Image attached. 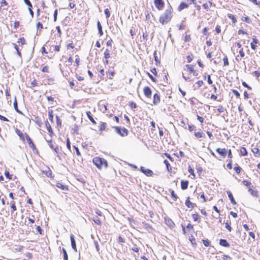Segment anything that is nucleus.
<instances>
[{
    "label": "nucleus",
    "mask_w": 260,
    "mask_h": 260,
    "mask_svg": "<svg viewBox=\"0 0 260 260\" xmlns=\"http://www.w3.org/2000/svg\"><path fill=\"white\" fill-rule=\"evenodd\" d=\"M172 18V8L170 6L160 16L159 21L163 25L169 22Z\"/></svg>",
    "instance_id": "nucleus-1"
},
{
    "label": "nucleus",
    "mask_w": 260,
    "mask_h": 260,
    "mask_svg": "<svg viewBox=\"0 0 260 260\" xmlns=\"http://www.w3.org/2000/svg\"><path fill=\"white\" fill-rule=\"evenodd\" d=\"M93 163L99 169H101L102 167L105 168L108 167L107 161L103 158L99 157H95L92 160Z\"/></svg>",
    "instance_id": "nucleus-2"
},
{
    "label": "nucleus",
    "mask_w": 260,
    "mask_h": 260,
    "mask_svg": "<svg viewBox=\"0 0 260 260\" xmlns=\"http://www.w3.org/2000/svg\"><path fill=\"white\" fill-rule=\"evenodd\" d=\"M117 134L121 137H125L128 135V130L124 127H121L119 126H113Z\"/></svg>",
    "instance_id": "nucleus-3"
},
{
    "label": "nucleus",
    "mask_w": 260,
    "mask_h": 260,
    "mask_svg": "<svg viewBox=\"0 0 260 260\" xmlns=\"http://www.w3.org/2000/svg\"><path fill=\"white\" fill-rule=\"evenodd\" d=\"M11 205V216L12 218L14 219V220L16 219V216H17V212H15V211L17 210L16 206L15 205V202L12 201L10 203Z\"/></svg>",
    "instance_id": "nucleus-4"
},
{
    "label": "nucleus",
    "mask_w": 260,
    "mask_h": 260,
    "mask_svg": "<svg viewBox=\"0 0 260 260\" xmlns=\"http://www.w3.org/2000/svg\"><path fill=\"white\" fill-rule=\"evenodd\" d=\"M140 171L141 172H142L143 173H144L145 175L148 177L152 176V175H153V172L152 170L149 169H145L143 167H140Z\"/></svg>",
    "instance_id": "nucleus-5"
},
{
    "label": "nucleus",
    "mask_w": 260,
    "mask_h": 260,
    "mask_svg": "<svg viewBox=\"0 0 260 260\" xmlns=\"http://www.w3.org/2000/svg\"><path fill=\"white\" fill-rule=\"evenodd\" d=\"M154 3L156 8L158 10H161L164 7V2L162 0H154Z\"/></svg>",
    "instance_id": "nucleus-6"
},
{
    "label": "nucleus",
    "mask_w": 260,
    "mask_h": 260,
    "mask_svg": "<svg viewBox=\"0 0 260 260\" xmlns=\"http://www.w3.org/2000/svg\"><path fill=\"white\" fill-rule=\"evenodd\" d=\"M144 94L147 98H150L152 94V91L150 87L146 86L144 88Z\"/></svg>",
    "instance_id": "nucleus-7"
},
{
    "label": "nucleus",
    "mask_w": 260,
    "mask_h": 260,
    "mask_svg": "<svg viewBox=\"0 0 260 260\" xmlns=\"http://www.w3.org/2000/svg\"><path fill=\"white\" fill-rule=\"evenodd\" d=\"M71 242V246L73 249L76 251H77L76 248V241L75 240V237L73 234H71L70 236Z\"/></svg>",
    "instance_id": "nucleus-8"
},
{
    "label": "nucleus",
    "mask_w": 260,
    "mask_h": 260,
    "mask_svg": "<svg viewBox=\"0 0 260 260\" xmlns=\"http://www.w3.org/2000/svg\"><path fill=\"white\" fill-rule=\"evenodd\" d=\"M216 151L222 155L223 157H225L226 155V151L225 148L221 149L218 148L216 149Z\"/></svg>",
    "instance_id": "nucleus-9"
},
{
    "label": "nucleus",
    "mask_w": 260,
    "mask_h": 260,
    "mask_svg": "<svg viewBox=\"0 0 260 260\" xmlns=\"http://www.w3.org/2000/svg\"><path fill=\"white\" fill-rule=\"evenodd\" d=\"M160 102V97L157 93L153 95V103L154 105H157Z\"/></svg>",
    "instance_id": "nucleus-10"
},
{
    "label": "nucleus",
    "mask_w": 260,
    "mask_h": 260,
    "mask_svg": "<svg viewBox=\"0 0 260 260\" xmlns=\"http://www.w3.org/2000/svg\"><path fill=\"white\" fill-rule=\"evenodd\" d=\"M185 205L189 208H193L194 206H196V204L191 202L189 201V198L188 197L185 201Z\"/></svg>",
    "instance_id": "nucleus-11"
},
{
    "label": "nucleus",
    "mask_w": 260,
    "mask_h": 260,
    "mask_svg": "<svg viewBox=\"0 0 260 260\" xmlns=\"http://www.w3.org/2000/svg\"><path fill=\"white\" fill-rule=\"evenodd\" d=\"M258 40L256 39V37L252 38V42L250 43L251 48L253 50H255L256 46L254 45L255 44H258Z\"/></svg>",
    "instance_id": "nucleus-12"
},
{
    "label": "nucleus",
    "mask_w": 260,
    "mask_h": 260,
    "mask_svg": "<svg viewBox=\"0 0 260 260\" xmlns=\"http://www.w3.org/2000/svg\"><path fill=\"white\" fill-rule=\"evenodd\" d=\"M226 192L232 204L233 205H236L237 203L235 201L232 192L230 191H227Z\"/></svg>",
    "instance_id": "nucleus-13"
},
{
    "label": "nucleus",
    "mask_w": 260,
    "mask_h": 260,
    "mask_svg": "<svg viewBox=\"0 0 260 260\" xmlns=\"http://www.w3.org/2000/svg\"><path fill=\"white\" fill-rule=\"evenodd\" d=\"M188 7V4H187L185 3L182 2V3H181V4L178 6V10L179 11H181L183 9L187 8Z\"/></svg>",
    "instance_id": "nucleus-14"
},
{
    "label": "nucleus",
    "mask_w": 260,
    "mask_h": 260,
    "mask_svg": "<svg viewBox=\"0 0 260 260\" xmlns=\"http://www.w3.org/2000/svg\"><path fill=\"white\" fill-rule=\"evenodd\" d=\"M188 181L182 180L181 182V187L183 190L186 189L188 187Z\"/></svg>",
    "instance_id": "nucleus-15"
},
{
    "label": "nucleus",
    "mask_w": 260,
    "mask_h": 260,
    "mask_svg": "<svg viewBox=\"0 0 260 260\" xmlns=\"http://www.w3.org/2000/svg\"><path fill=\"white\" fill-rule=\"evenodd\" d=\"M219 244L225 247H229L230 246L229 243L225 239H220L219 241Z\"/></svg>",
    "instance_id": "nucleus-16"
},
{
    "label": "nucleus",
    "mask_w": 260,
    "mask_h": 260,
    "mask_svg": "<svg viewBox=\"0 0 260 260\" xmlns=\"http://www.w3.org/2000/svg\"><path fill=\"white\" fill-rule=\"evenodd\" d=\"M166 223L169 226L170 228H173L175 226V224L173 221L170 218L165 219Z\"/></svg>",
    "instance_id": "nucleus-17"
},
{
    "label": "nucleus",
    "mask_w": 260,
    "mask_h": 260,
    "mask_svg": "<svg viewBox=\"0 0 260 260\" xmlns=\"http://www.w3.org/2000/svg\"><path fill=\"white\" fill-rule=\"evenodd\" d=\"M56 186L57 187H58V188H59L61 189H62V190H68V188L67 187V186H66V185H63V184H62V183H61L57 182V183H56Z\"/></svg>",
    "instance_id": "nucleus-18"
},
{
    "label": "nucleus",
    "mask_w": 260,
    "mask_h": 260,
    "mask_svg": "<svg viewBox=\"0 0 260 260\" xmlns=\"http://www.w3.org/2000/svg\"><path fill=\"white\" fill-rule=\"evenodd\" d=\"M12 45L14 47V48L16 49L17 55L21 58V53L19 49L18 45L15 43H12Z\"/></svg>",
    "instance_id": "nucleus-19"
},
{
    "label": "nucleus",
    "mask_w": 260,
    "mask_h": 260,
    "mask_svg": "<svg viewBox=\"0 0 260 260\" xmlns=\"http://www.w3.org/2000/svg\"><path fill=\"white\" fill-rule=\"evenodd\" d=\"M45 124H46V127H47V129L48 131L50 133V135L51 136L52 135H53V132L52 131V129L51 127L50 124H49V123L48 122V121H46Z\"/></svg>",
    "instance_id": "nucleus-20"
},
{
    "label": "nucleus",
    "mask_w": 260,
    "mask_h": 260,
    "mask_svg": "<svg viewBox=\"0 0 260 260\" xmlns=\"http://www.w3.org/2000/svg\"><path fill=\"white\" fill-rule=\"evenodd\" d=\"M97 26L99 30V33L100 34V36H101L103 35V31L102 30V26L99 21H98L97 22Z\"/></svg>",
    "instance_id": "nucleus-21"
},
{
    "label": "nucleus",
    "mask_w": 260,
    "mask_h": 260,
    "mask_svg": "<svg viewBox=\"0 0 260 260\" xmlns=\"http://www.w3.org/2000/svg\"><path fill=\"white\" fill-rule=\"evenodd\" d=\"M15 132L22 141L24 140V134L19 129H16Z\"/></svg>",
    "instance_id": "nucleus-22"
},
{
    "label": "nucleus",
    "mask_w": 260,
    "mask_h": 260,
    "mask_svg": "<svg viewBox=\"0 0 260 260\" xmlns=\"http://www.w3.org/2000/svg\"><path fill=\"white\" fill-rule=\"evenodd\" d=\"M106 125L107 123L105 122H101L100 126V131H103L106 130ZM108 131V129H107Z\"/></svg>",
    "instance_id": "nucleus-23"
},
{
    "label": "nucleus",
    "mask_w": 260,
    "mask_h": 260,
    "mask_svg": "<svg viewBox=\"0 0 260 260\" xmlns=\"http://www.w3.org/2000/svg\"><path fill=\"white\" fill-rule=\"evenodd\" d=\"M86 114H87V116L88 117V118H89V119L91 121V122L93 123V124H95L96 123V122L95 121V120H94L93 118L92 117V116H91V113L90 111H88L86 112Z\"/></svg>",
    "instance_id": "nucleus-24"
},
{
    "label": "nucleus",
    "mask_w": 260,
    "mask_h": 260,
    "mask_svg": "<svg viewBox=\"0 0 260 260\" xmlns=\"http://www.w3.org/2000/svg\"><path fill=\"white\" fill-rule=\"evenodd\" d=\"M17 43H19V45L22 46L26 44L25 39L23 37L20 38L18 39Z\"/></svg>",
    "instance_id": "nucleus-25"
},
{
    "label": "nucleus",
    "mask_w": 260,
    "mask_h": 260,
    "mask_svg": "<svg viewBox=\"0 0 260 260\" xmlns=\"http://www.w3.org/2000/svg\"><path fill=\"white\" fill-rule=\"evenodd\" d=\"M240 154L242 156H246L248 154L246 149L245 147H241L240 149Z\"/></svg>",
    "instance_id": "nucleus-26"
},
{
    "label": "nucleus",
    "mask_w": 260,
    "mask_h": 260,
    "mask_svg": "<svg viewBox=\"0 0 260 260\" xmlns=\"http://www.w3.org/2000/svg\"><path fill=\"white\" fill-rule=\"evenodd\" d=\"M248 191L250 193V194L254 197L258 196V192L257 190H254L251 188H249L248 189Z\"/></svg>",
    "instance_id": "nucleus-27"
},
{
    "label": "nucleus",
    "mask_w": 260,
    "mask_h": 260,
    "mask_svg": "<svg viewBox=\"0 0 260 260\" xmlns=\"http://www.w3.org/2000/svg\"><path fill=\"white\" fill-rule=\"evenodd\" d=\"M13 105H14V107L15 110L18 113L22 114V112L18 108L17 102V100H16V98H15V101L14 102Z\"/></svg>",
    "instance_id": "nucleus-28"
},
{
    "label": "nucleus",
    "mask_w": 260,
    "mask_h": 260,
    "mask_svg": "<svg viewBox=\"0 0 260 260\" xmlns=\"http://www.w3.org/2000/svg\"><path fill=\"white\" fill-rule=\"evenodd\" d=\"M27 6H28V9L29 13H30L31 17L32 18V17H34V12H33V11L32 10V5L31 4H30L29 5H28Z\"/></svg>",
    "instance_id": "nucleus-29"
},
{
    "label": "nucleus",
    "mask_w": 260,
    "mask_h": 260,
    "mask_svg": "<svg viewBox=\"0 0 260 260\" xmlns=\"http://www.w3.org/2000/svg\"><path fill=\"white\" fill-rule=\"evenodd\" d=\"M204 134L202 132H196L194 136L197 138H201L204 136Z\"/></svg>",
    "instance_id": "nucleus-30"
},
{
    "label": "nucleus",
    "mask_w": 260,
    "mask_h": 260,
    "mask_svg": "<svg viewBox=\"0 0 260 260\" xmlns=\"http://www.w3.org/2000/svg\"><path fill=\"white\" fill-rule=\"evenodd\" d=\"M104 57L105 59H109L110 57V54L109 51L108 49H106L104 52Z\"/></svg>",
    "instance_id": "nucleus-31"
},
{
    "label": "nucleus",
    "mask_w": 260,
    "mask_h": 260,
    "mask_svg": "<svg viewBox=\"0 0 260 260\" xmlns=\"http://www.w3.org/2000/svg\"><path fill=\"white\" fill-rule=\"evenodd\" d=\"M62 250L64 260H68V255L66 250L64 248H62Z\"/></svg>",
    "instance_id": "nucleus-32"
},
{
    "label": "nucleus",
    "mask_w": 260,
    "mask_h": 260,
    "mask_svg": "<svg viewBox=\"0 0 260 260\" xmlns=\"http://www.w3.org/2000/svg\"><path fill=\"white\" fill-rule=\"evenodd\" d=\"M228 16L230 19H231L232 20V22L233 23H235L237 22V20L233 15H232L231 14H228Z\"/></svg>",
    "instance_id": "nucleus-33"
},
{
    "label": "nucleus",
    "mask_w": 260,
    "mask_h": 260,
    "mask_svg": "<svg viewBox=\"0 0 260 260\" xmlns=\"http://www.w3.org/2000/svg\"><path fill=\"white\" fill-rule=\"evenodd\" d=\"M208 4H207V3H205L203 5V7L205 9H208L209 7H211L212 5V3L210 1H208Z\"/></svg>",
    "instance_id": "nucleus-34"
},
{
    "label": "nucleus",
    "mask_w": 260,
    "mask_h": 260,
    "mask_svg": "<svg viewBox=\"0 0 260 260\" xmlns=\"http://www.w3.org/2000/svg\"><path fill=\"white\" fill-rule=\"evenodd\" d=\"M185 68H186L188 70H189L190 73H192L193 71H194V70L192 67H191L190 65L186 64L185 66Z\"/></svg>",
    "instance_id": "nucleus-35"
},
{
    "label": "nucleus",
    "mask_w": 260,
    "mask_h": 260,
    "mask_svg": "<svg viewBox=\"0 0 260 260\" xmlns=\"http://www.w3.org/2000/svg\"><path fill=\"white\" fill-rule=\"evenodd\" d=\"M196 84L197 85V86L196 87V88H199L204 84V82L203 81L200 80L197 82Z\"/></svg>",
    "instance_id": "nucleus-36"
},
{
    "label": "nucleus",
    "mask_w": 260,
    "mask_h": 260,
    "mask_svg": "<svg viewBox=\"0 0 260 260\" xmlns=\"http://www.w3.org/2000/svg\"><path fill=\"white\" fill-rule=\"evenodd\" d=\"M252 152L254 154H257L258 155H259V149L256 147H254L252 149Z\"/></svg>",
    "instance_id": "nucleus-37"
},
{
    "label": "nucleus",
    "mask_w": 260,
    "mask_h": 260,
    "mask_svg": "<svg viewBox=\"0 0 260 260\" xmlns=\"http://www.w3.org/2000/svg\"><path fill=\"white\" fill-rule=\"evenodd\" d=\"M171 194L172 197L174 199V201H176L178 199L177 196L175 193V192L174 190H171Z\"/></svg>",
    "instance_id": "nucleus-38"
},
{
    "label": "nucleus",
    "mask_w": 260,
    "mask_h": 260,
    "mask_svg": "<svg viewBox=\"0 0 260 260\" xmlns=\"http://www.w3.org/2000/svg\"><path fill=\"white\" fill-rule=\"evenodd\" d=\"M25 137H26V140L27 141L28 145H31V143H33V142H32V140H31L30 138L28 136V135L26 133H25Z\"/></svg>",
    "instance_id": "nucleus-39"
},
{
    "label": "nucleus",
    "mask_w": 260,
    "mask_h": 260,
    "mask_svg": "<svg viewBox=\"0 0 260 260\" xmlns=\"http://www.w3.org/2000/svg\"><path fill=\"white\" fill-rule=\"evenodd\" d=\"M242 183L243 185L248 187H250L251 185V183L250 181L245 180L242 181Z\"/></svg>",
    "instance_id": "nucleus-40"
},
{
    "label": "nucleus",
    "mask_w": 260,
    "mask_h": 260,
    "mask_svg": "<svg viewBox=\"0 0 260 260\" xmlns=\"http://www.w3.org/2000/svg\"><path fill=\"white\" fill-rule=\"evenodd\" d=\"M193 58V56L192 54L187 56L186 59H187V62H188V63L190 62L192 60Z\"/></svg>",
    "instance_id": "nucleus-41"
},
{
    "label": "nucleus",
    "mask_w": 260,
    "mask_h": 260,
    "mask_svg": "<svg viewBox=\"0 0 260 260\" xmlns=\"http://www.w3.org/2000/svg\"><path fill=\"white\" fill-rule=\"evenodd\" d=\"M242 20L245 21L248 23H251V20L248 17H244L242 18Z\"/></svg>",
    "instance_id": "nucleus-42"
},
{
    "label": "nucleus",
    "mask_w": 260,
    "mask_h": 260,
    "mask_svg": "<svg viewBox=\"0 0 260 260\" xmlns=\"http://www.w3.org/2000/svg\"><path fill=\"white\" fill-rule=\"evenodd\" d=\"M154 60L156 62V63H159L160 61L159 60L157 55H156V50H155L153 53Z\"/></svg>",
    "instance_id": "nucleus-43"
},
{
    "label": "nucleus",
    "mask_w": 260,
    "mask_h": 260,
    "mask_svg": "<svg viewBox=\"0 0 260 260\" xmlns=\"http://www.w3.org/2000/svg\"><path fill=\"white\" fill-rule=\"evenodd\" d=\"M188 129L189 131H195L196 130V127L194 125H188Z\"/></svg>",
    "instance_id": "nucleus-44"
},
{
    "label": "nucleus",
    "mask_w": 260,
    "mask_h": 260,
    "mask_svg": "<svg viewBox=\"0 0 260 260\" xmlns=\"http://www.w3.org/2000/svg\"><path fill=\"white\" fill-rule=\"evenodd\" d=\"M5 175L8 179H11L12 175L10 174V172L8 171H5Z\"/></svg>",
    "instance_id": "nucleus-45"
},
{
    "label": "nucleus",
    "mask_w": 260,
    "mask_h": 260,
    "mask_svg": "<svg viewBox=\"0 0 260 260\" xmlns=\"http://www.w3.org/2000/svg\"><path fill=\"white\" fill-rule=\"evenodd\" d=\"M56 123L57 126H61V121L59 119V117L58 116H56Z\"/></svg>",
    "instance_id": "nucleus-46"
},
{
    "label": "nucleus",
    "mask_w": 260,
    "mask_h": 260,
    "mask_svg": "<svg viewBox=\"0 0 260 260\" xmlns=\"http://www.w3.org/2000/svg\"><path fill=\"white\" fill-rule=\"evenodd\" d=\"M105 14L106 15V17L107 18H108L110 16V12L108 9H106L104 11Z\"/></svg>",
    "instance_id": "nucleus-47"
},
{
    "label": "nucleus",
    "mask_w": 260,
    "mask_h": 260,
    "mask_svg": "<svg viewBox=\"0 0 260 260\" xmlns=\"http://www.w3.org/2000/svg\"><path fill=\"white\" fill-rule=\"evenodd\" d=\"M94 223L99 225L101 224V221L98 217H95L93 219Z\"/></svg>",
    "instance_id": "nucleus-48"
},
{
    "label": "nucleus",
    "mask_w": 260,
    "mask_h": 260,
    "mask_svg": "<svg viewBox=\"0 0 260 260\" xmlns=\"http://www.w3.org/2000/svg\"><path fill=\"white\" fill-rule=\"evenodd\" d=\"M223 64H224V66H228L229 65V61H228V57L226 56H225L224 58H223Z\"/></svg>",
    "instance_id": "nucleus-49"
},
{
    "label": "nucleus",
    "mask_w": 260,
    "mask_h": 260,
    "mask_svg": "<svg viewBox=\"0 0 260 260\" xmlns=\"http://www.w3.org/2000/svg\"><path fill=\"white\" fill-rule=\"evenodd\" d=\"M49 119L51 122H53V115L52 111H49Z\"/></svg>",
    "instance_id": "nucleus-50"
},
{
    "label": "nucleus",
    "mask_w": 260,
    "mask_h": 260,
    "mask_svg": "<svg viewBox=\"0 0 260 260\" xmlns=\"http://www.w3.org/2000/svg\"><path fill=\"white\" fill-rule=\"evenodd\" d=\"M234 169L237 174H239L241 172V168L239 166H236L234 167Z\"/></svg>",
    "instance_id": "nucleus-51"
},
{
    "label": "nucleus",
    "mask_w": 260,
    "mask_h": 260,
    "mask_svg": "<svg viewBox=\"0 0 260 260\" xmlns=\"http://www.w3.org/2000/svg\"><path fill=\"white\" fill-rule=\"evenodd\" d=\"M94 245H95V247L96 251L98 252H99V251H100V247H99V245L98 242L96 241H94Z\"/></svg>",
    "instance_id": "nucleus-52"
},
{
    "label": "nucleus",
    "mask_w": 260,
    "mask_h": 260,
    "mask_svg": "<svg viewBox=\"0 0 260 260\" xmlns=\"http://www.w3.org/2000/svg\"><path fill=\"white\" fill-rule=\"evenodd\" d=\"M73 147L76 150V154L79 156H81V154L78 148L77 147H76L75 146H74Z\"/></svg>",
    "instance_id": "nucleus-53"
},
{
    "label": "nucleus",
    "mask_w": 260,
    "mask_h": 260,
    "mask_svg": "<svg viewBox=\"0 0 260 260\" xmlns=\"http://www.w3.org/2000/svg\"><path fill=\"white\" fill-rule=\"evenodd\" d=\"M203 243L206 247H208L210 245V241L208 240H203Z\"/></svg>",
    "instance_id": "nucleus-54"
},
{
    "label": "nucleus",
    "mask_w": 260,
    "mask_h": 260,
    "mask_svg": "<svg viewBox=\"0 0 260 260\" xmlns=\"http://www.w3.org/2000/svg\"><path fill=\"white\" fill-rule=\"evenodd\" d=\"M188 172L191 174L192 175V176H193L194 177L195 176V174L194 173V170L193 169H192L190 166H189L188 167Z\"/></svg>",
    "instance_id": "nucleus-55"
},
{
    "label": "nucleus",
    "mask_w": 260,
    "mask_h": 260,
    "mask_svg": "<svg viewBox=\"0 0 260 260\" xmlns=\"http://www.w3.org/2000/svg\"><path fill=\"white\" fill-rule=\"evenodd\" d=\"M233 93L235 94V95L237 98H239L240 96V94L239 93V92L237 90H235V89H233Z\"/></svg>",
    "instance_id": "nucleus-56"
},
{
    "label": "nucleus",
    "mask_w": 260,
    "mask_h": 260,
    "mask_svg": "<svg viewBox=\"0 0 260 260\" xmlns=\"http://www.w3.org/2000/svg\"><path fill=\"white\" fill-rule=\"evenodd\" d=\"M222 258L223 260H231L232 258L227 255H223Z\"/></svg>",
    "instance_id": "nucleus-57"
},
{
    "label": "nucleus",
    "mask_w": 260,
    "mask_h": 260,
    "mask_svg": "<svg viewBox=\"0 0 260 260\" xmlns=\"http://www.w3.org/2000/svg\"><path fill=\"white\" fill-rule=\"evenodd\" d=\"M42 71L43 72H46V73H48L49 72V68L47 66H46L45 67H44L42 69Z\"/></svg>",
    "instance_id": "nucleus-58"
},
{
    "label": "nucleus",
    "mask_w": 260,
    "mask_h": 260,
    "mask_svg": "<svg viewBox=\"0 0 260 260\" xmlns=\"http://www.w3.org/2000/svg\"><path fill=\"white\" fill-rule=\"evenodd\" d=\"M192 216L194 221H197L199 218V215L198 214H193Z\"/></svg>",
    "instance_id": "nucleus-59"
},
{
    "label": "nucleus",
    "mask_w": 260,
    "mask_h": 260,
    "mask_svg": "<svg viewBox=\"0 0 260 260\" xmlns=\"http://www.w3.org/2000/svg\"><path fill=\"white\" fill-rule=\"evenodd\" d=\"M38 85V83H37V81L36 80H34L31 82V87H35V86H37Z\"/></svg>",
    "instance_id": "nucleus-60"
},
{
    "label": "nucleus",
    "mask_w": 260,
    "mask_h": 260,
    "mask_svg": "<svg viewBox=\"0 0 260 260\" xmlns=\"http://www.w3.org/2000/svg\"><path fill=\"white\" fill-rule=\"evenodd\" d=\"M67 147L69 150H71V143L69 138L67 140Z\"/></svg>",
    "instance_id": "nucleus-61"
},
{
    "label": "nucleus",
    "mask_w": 260,
    "mask_h": 260,
    "mask_svg": "<svg viewBox=\"0 0 260 260\" xmlns=\"http://www.w3.org/2000/svg\"><path fill=\"white\" fill-rule=\"evenodd\" d=\"M225 228L229 231V232H231V230H232V228L231 227V226L229 225V224L228 223V222H226L225 223Z\"/></svg>",
    "instance_id": "nucleus-62"
},
{
    "label": "nucleus",
    "mask_w": 260,
    "mask_h": 260,
    "mask_svg": "<svg viewBox=\"0 0 260 260\" xmlns=\"http://www.w3.org/2000/svg\"><path fill=\"white\" fill-rule=\"evenodd\" d=\"M129 106L132 109L137 107V105L135 102H131Z\"/></svg>",
    "instance_id": "nucleus-63"
},
{
    "label": "nucleus",
    "mask_w": 260,
    "mask_h": 260,
    "mask_svg": "<svg viewBox=\"0 0 260 260\" xmlns=\"http://www.w3.org/2000/svg\"><path fill=\"white\" fill-rule=\"evenodd\" d=\"M253 74L254 75V76L255 77H256L257 78H258L259 76H260V72L257 71H255L253 72Z\"/></svg>",
    "instance_id": "nucleus-64"
}]
</instances>
